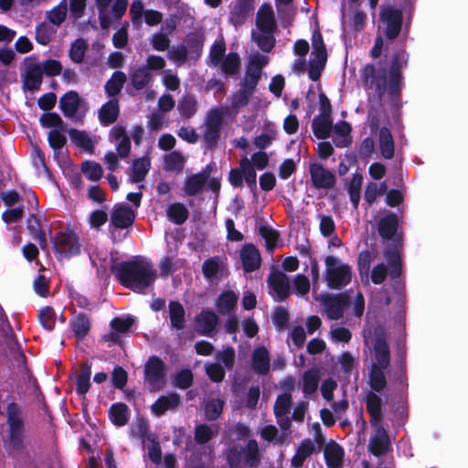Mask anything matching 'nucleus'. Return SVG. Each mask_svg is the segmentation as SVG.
<instances>
[{"instance_id":"obj_30","label":"nucleus","mask_w":468,"mask_h":468,"mask_svg":"<svg viewBox=\"0 0 468 468\" xmlns=\"http://www.w3.org/2000/svg\"><path fill=\"white\" fill-rule=\"evenodd\" d=\"M108 416L114 426L123 427L129 421L130 410L125 403L116 402L110 407Z\"/></svg>"},{"instance_id":"obj_34","label":"nucleus","mask_w":468,"mask_h":468,"mask_svg":"<svg viewBox=\"0 0 468 468\" xmlns=\"http://www.w3.org/2000/svg\"><path fill=\"white\" fill-rule=\"evenodd\" d=\"M378 147L381 155L386 159L394 156L395 144L392 134L387 127H382L378 133Z\"/></svg>"},{"instance_id":"obj_16","label":"nucleus","mask_w":468,"mask_h":468,"mask_svg":"<svg viewBox=\"0 0 468 468\" xmlns=\"http://www.w3.org/2000/svg\"><path fill=\"white\" fill-rule=\"evenodd\" d=\"M70 326L77 341V348L85 353V337L88 335V315L85 312L76 314L70 320Z\"/></svg>"},{"instance_id":"obj_11","label":"nucleus","mask_w":468,"mask_h":468,"mask_svg":"<svg viewBox=\"0 0 468 468\" xmlns=\"http://www.w3.org/2000/svg\"><path fill=\"white\" fill-rule=\"evenodd\" d=\"M269 62V58L257 53L250 57L244 77V87L253 91L261 75V70Z\"/></svg>"},{"instance_id":"obj_49","label":"nucleus","mask_w":468,"mask_h":468,"mask_svg":"<svg viewBox=\"0 0 468 468\" xmlns=\"http://www.w3.org/2000/svg\"><path fill=\"white\" fill-rule=\"evenodd\" d=\"M392 381L399 392L406 391L409 387L407 367L395 366L392 372Z\"/></svg>"},{"instance_id":"obj_50","label":"nucleus","mask_w":468,"mask_h":468,"mask_svg":"<svg viewBox=\"0 0 468 468\" xmlns=\"http://www.w3.org/2000/svg\"><path fill=\"white\" fill-rule=\"evenodd\" d=\"M194 375L191 369L184 368L178 371L174 378L173 385L179 389H187L193 385Z\"/></svg>"},{"instance_id":"obj_7","label":"nucleus","mask_w":468,"mask_h":468,"mask_svg":"<svg viewBox=\"0 0 468 468\" xmlns=\"http://www.w3.org/2000/svg\"><path fill=\"white\" fill-rule=\"evenodd\" d=\"M53 250L58 260L76 256L80 252V244L73 231L58 232L51 238Z\"/></svg>"},{"instance_id":"obj_33","label":"nucleus","mask_w":468,"mask_h":468,"mask_svg":"<svg viewBox=\"0 0 468 468\" xmlns=\"http://www.w3.org/2000/svg\"><path fill=\"white\" fill-rule=\"evenodd\" d=\"M315 451L314 444L310 439L303 440L298 446L295 454L291 460V464L294 468H301L305 460Z\"/></svg>"},{"instance_id":"obj_39","label":"nucleus","mask_w":468,"mask_h":468,"mask_svg":"<svg viewBox=\"0 0 468 468\" xmlns=\"http://www.w3.org/2000/svg\"><path fill=\"white\" fill-rule=\"evenodd\" d=\"M151 166V161L148 156H143L133 161L132 165L131 179L134 183L143 181Z\"/></svg>"},{"instance_id":"obj_25","label":"nucleus","mask_w":468,"mask_h":468,"mask_svg":"<svg viewBox=\"0 0 468 468\" xmlns=\"http://www.w3.org/2000/svg\"><path fill=\"white\" fill-rule=\"evenodd\" d=\"M374 354L376 363L372 366H378L382 368H388L390 365L389 346L383 336H377L374 342Z\"/></svg>"},{"instance_id":"obj_1","label":"nucleus","mask_w":468,"mask_h":468,"mask_svg":"<svg viewBox=\"0 0 468 468\" xmlns=\"http://www.w3.org/2000/svg\"><path fill=\"white\" fill-rule=\"evenodd\" d=\"M402 217L389 212L379 218L378 233L386 240L383 255L389 267V276L392 280L398 279L402 273L401 254L404 247L403 230L401 227Z\"/></svg>"},{"instance_id":"obj_20","label":"nucleus","mask_w":468,"mask_h":468,"mask_svg":"<svg viewBox=\"0 0 468 468\" xmlns=\"http://www.w3.org/2000/svg\"><path fill=\"white\" fill-rule=\"evenodd\" d=\"M367 411L370 416V425L382 424L383 401L376 392L368 391L365 399Z\"/></svg>"},{"instance_id":"obj_17","label":"nucleus","mask_w":468,"mask_h":468,"mask_svg":"<svg viewBox=\"0 0 468 468\" xmlns=\"http://www.w3.org/2000/svg\"><path fill=\"white\" fill-rule=\"evenodd\" d=\"M23 85L26 90H38L43 80V69L40 64L30 61L27 64L25 73L22 76Z\"/></svg>"},{"instance_id":"obj_47","label":"nucleus","mask_w":468,"mask_h":468,"mask_svg":"<svg viewBox=\"0 0 468 468\" xmlns=\"http://www.w3.org/2000/svg\"><path fill=\"white\" fill-rule=\"evenodd\" d=\"M149 431V423L144 418H139L136 420V422L133 426H132L129 430V435L132 438L137 439L140 441L141 444L144 446L145 438Z\"/></svg>"},{"instance_id":"obj_8","label":"nucleus","mask_w":468,"mask_h":468,"mask_svg":"<svg viewBox=\"0 0 468 468\" xmlns=\"http://www.w3.org/2000/svg\"><path fill=\"white\" fill-rule=\"evenodd\" d=\"M166 377V365L156 356L148 357L144 367V382L151 390H158L165 383Z\"/></svg>"},{"instance_id":"obj_40","label":"nucleus","mask_w":468,"mask_h":468,"mask_svg":"<svg viewBox=\"0 0 468 468\" xmlns=\"http://www.w3.org/2000/svg\"><path fill=\"white\" fill-rule=\"evenodd\" d=\"M320 381L319 373L316 369L312 368L303 374V392L305 397L311 396L317 391Z\"/></svg>"},{"instance_id":"obj_64","label":"nucleus","mask_w":468,"mask_h":468,"mask_svg":"<svg viewBox=\"0 0 468 468\" xmlns=\"http://www.w3.org/2000/svg\"><path fill=\"white\" fill-rule=\"evenodd\" d=\"M260 234L265 239L267 250L272 251L277 246L279 233L268 226H261Z\"/></svg>"},{"instance_id":"obj_63","label":"nucleus","mask_w":468,"mask_h":468,"mask_svg":"<svg viewBox=\"0 0 468 468\" xmlns=\"http://www.w3.org/2000/svg\"><path fill=\"white\" fill-rule=\"evenodd\" d=\"M134 322V318L131 315L126 317H114L111 321L110 325L113 331L120 334H125L129 332Z\"/></svg>"},{"instance_id":"obj_29","label":"nucleus","mask_w":468,"mask_h":468,"mask_svg":"<svg viewBox=\"0 0 468 468\" xmlns=\"http://www.w3.org/2000/svg\"><path fill=\"white\" fill-rule=\"evenodd\" d=\"M238 303L237 294L230 290L223 291L217 298L215 305L220 314L229 315L236 308Z\"/></svg>"},{"instance_id":"obj_6","label":"nucleus","mask_w":468,"mask_h":468,"mask_svg":"<svg viewBox=\"0 0 468 468\" xmlns=\"http://www.w3.org/2000/svg\"><path fill=\"white\" fill-rule=\"evenodd\" d=\"M312 47L313 51L308 64V74L313 80H317L327 60V51L319 30H315L313 33Z\"/></svg>"},{"instance_id":"obj_55","label":"nucleus","mask_w":468,"mask_h":468,"mask_svg":"<svg viewBox=\"0 0 468 468\" xmlns=\"http://www.w3.org/2000/svg\"><path fill=\"white\" fill-rule=\"evenodd\" d=\"M77 394L85 398L88 392V363H81L80 373L74 378Z\"/></svg>"},{"instance_id":"obj_37","label":"nucleus","mask_w":468,"mask_h":468,"mask_svg":"<svg viewBox=\"0 0 468 468\" xmlns=\"http://www.w3.org/2000/svg\"><path fill=\"white\" fill-rule=\"evenodd\" d=\"M386 369L378 366H371L368 375L370 391L380 393L387 388Z\"/></svg>"},{"instance_id":"obj_54","label":"nucleus","mask_w":468,"mask_h":468,"mask_svg":"<svg viewBox=\"0 0 468 468\" xmlns=\"http://www.w3.org/2000/svg\"><path fill=\"white\" fill-rule=\"evenodd\" d=\"M67 14L68 5L63 1L48 13V18L51 24L58 27L65 21Z\"/></svg>"},{"instance_id":"obj_44","label":"nucleus","mask_w":468,"mask_h":468,"mask_svg":"<svg viewBox=\"0 0 468 468\" xmlns=\"http://www.w3.org/2000/svg\"><path fill=\"white\" fill-rule=\"evenodd\" d=\"M272 34L273 32L265 31H260L258 33L252 32L251 37L263 52L269 53L271 51L276 42Z\"/></svg>"},{"instance_id":"obj_62","label":"nucleus","mask_w":468,"mask_h":468,"mask_svg":"<svg viewBox=\"0 0 468 468\" xmlns=\"http://www.w3.org/2000/svg\"><path fill=\"white\" fill-rule=\"evenodd\" d=\"M243 448L239 445L230 446L226 451V460L229 468H239L241 464Z\"/></svg>"},{"instance_id":"obj_36","label":"nucleus","mask_w":468,"mask_h":468,"mask_svg":"<svg viewBox=\"0 0 468 468\" xmlns=\"http://www.w3.org/2000/svg\"><path fill=\"white\" fill-rule=\"evenodd\" d=\"M119 116V103L112 99L103 104L99 111V119L103 125H110L115 122Z\"/></svg>"},{"instance_id":"obj_58","label":"nucleus","mask_w":468,"mask_h":468,"mask_svg":"<svg viewBox=\"0 0 468 468\" xmlns=\"http://www.w3.org/2000/svg\"><path fill=\"white\" fill-rule=\"evenodd\" d=\"M112 0H96L99 10L100 24L103 29H109L112 25V19L109 16V6Z\"/></svg>"},{"instance_id":"obj_41","label":"nucleus","mask_w":468,"mask_h":468,"mask_svg":"<svg viewBox=\"0 0 468 468\" xmlns=\"http://www.w3.org/2000/svg\"><path fill=\"white\" fill-rule=\"evenodd\" d=\"M224 405V400L219 398L208 399L203 407L205 419L208 421L217 420L223 412Z\"/></svg>"},{"instance_id":"obj_14","label":"nucleus","mask_w":468,"mask_h":468,"mask_svg":"<svg viewBox=\"0 0 468 468\" xmlns=\"http://www.w3.org/2000/svg\"><path fill=\"white\" fill-rule=\"evenodd\" d=\"M218 324V317L214 311L205 308L195 316L196 330L200 335L213 336Z\"/></svg>"},{"instance_id":"obj_51","label":"nucleus","mask_w":468,"mask_h":468,"mask_svg":"<svg viewBox=\"0 0 468 468\" xmlns=\"http://www.w3.org/2000/svg\"><path fill=\"white\" fill-rule=\"evenodd\" d=\"M240 68V58L237 53H229L221 61V69L227 75H234Z\"/></svg>"},{"instance_id":"obj_53","label":"nucleus","mask_w":468,"mask_h":468,"mask_svg":"<svg viewBox=\"0 0 468 468\" xmlns=\"http://www.w3.org/2000/svg\"><path fill=\"white\" fill-rule=\"evenodd\" d=\"M185 158L176 151H174L165 157V169L168 171L181 172L184 168Z\"/></svg>"},{"instance_id":"obj_22","label":"nucleus","mask_w":468,"mask_h":468,"mask_svg":"<svg viewBox=\"0 0 468 468\" xmlns=\"http://www.w3.org/2000/svg\"><path fill=\"white\" fill-rule=\"evenodd\" d=\"M135 217L131 207H116L112 212L111 223L116 229H127L133 224Z\"/></svg>"},{"instance_id":"obj_18","label":"nucleus","mask_w":468,"mask_h":468,"mask_svg":"<svg viewBox=\"0 0 468 468\" xmlns=\"http://www.w3.org/2000/svg\"><path fill=\"white\" fill-rule=\"evenodd\" d=\"M240 260L245 272H252L261 266V258L259 250L253 244H245L240 250Z\"/></svg>"},{"instance_id":"obj_2","label":"nucleus","mask_w":468,"mask_h":468,"mask_svg":"<svg viewBox=\"0 0 468 468\" xmlns=\"http://www.w3.org/2000/svg\"><path fill=\"white\" fill-rule=\"evenodd\" d=\"M112 272L122 286L137 293H144L157 278L153 264L140 257L113 265Z\"/></svg>"},{"instance_id":"obj_32","label":"nucleus","mask_w":468,"mask_h":468,"mask_svg":"<svg viewBox=\"0 0 468 468\" xmlns=\"http://www.w3.org/2000/svg\"><path fill=\"white\" fill-rule=\"evenodd\" d=\"M168 313L171 327L176 330H183L186 326V311L183 304L178 301H170Z\"/></svg>"},{"instance_id":"obj_5","label":"nucleus","mask_w":468,"mask_h":468,"mask_svg":"<svg viewBox=\"0 0 468 468\" xmlns=\"http://www.w3.org/2000/svg\"><path fill=\"white\" fill-rule=\"evenodd\" d=\"M325 281L330 289L340 290L350 283L352 269L348 264H341L335 256L329 255L324 260Z\"/></svg>"},{"instance_id":"obj_61","label":"nucleus","mask_w":468,"mask_h":468,"mask_svg":"<svg viewBox=\"0 0 468 468\" xmlns=\"http://www.w3.org/2000/svg\"><path fill=\"white\" fill-rule=\"evenodd\" d=\"M239 167L242 171L243 179L250 186H253L256 185V172L255 167L251 164L250 160L248 157H244L241 159Z\"/></svg>"},{"instance_id":"obj_23","label":"nucleus","mask_w":468,"mask_h":468,"mask_svg":"<svg viewBox=\"0 0 468 468\" xmlns=\"http://www.w3.org/2000/svg\"><path fill=\"white\" fill-rule=\"evenodd\" d=\"M344 454V449L333 440L324 446V456L328 468H340Z\"/></svg>"},{"instance_id":"obj_46","label":"nucleus","mask_w":468,"mask_h":468,"mask_svg":"<svg viewBox=\"0 0 468 468\" xmlns=\"http://www.w3.org/2000/svg\"><path fill=\"white\" fill-rule=\"evenodd\" d=\"M126 80L127 77L125 73L122 71L114 72L105 85V90L108 95L112 97L118 94L123 84L126 82Z\"/></svg>"},{"instance_id":"obj_28","label":"nucleus","mask_w":468,"mask_h":468,"mask_svg":"<svg viewBox=\"0 0 468 468\" xmlns=\"http://www.w3.org/2000/svg\"><path fill=\"white\" fill-rule=\"evenodd\" d=\"M252 368L258 375H266L270 371V354L264 346L257 347L252 352Z\"/></svg>"},{"instance_id":"obj_21","label":"nucleus","mask_w":468,"mask_h":468,"mask_svg":"<svg viewBox=\"0 0 468 468\" xmlns=\"http://www.w3.org/2000/svg\"><path fill=\"white\" fill-rule=\"evenodd\" d=\"M212 170L213 166L208 165L200 173L189 176L184 186L186 194L188 196L197 194L209 179Z\"/></svg>"},{"instance_id":"obj_59","label":"nucleus","mask_w":468,"mask_h":468,"mask_svg":"<svg viewBox=\"0 0 468 468\" xmlns=\"http://www.w3.org/2000/svg\"><path fill=\"white\" fill-rule=\"evenodd\" d=\"M363 177L360 174L353 175L351 181L347 185V190L350 196V200L353 204L356 205L360 200V191Z\"/></svg>"},{"instance_id":"obj_24","label":"nucleus","mask_w":468,"mask_h":468,"mask_svg":"<svg viewBox=\"0 0 468 468\" xmlns=\"http://www.w3.org/2000/svg\"><path fill=\"white\" fill-rule=\"evenodd\" d=\"M256 25L260 31L273 32L276 29L274 13L270 5H262L256 17Z\"/></svg>"},{"instance_id":"obj_9","label":"nucleus","mask_w":468,"mask_h":468,"mask_svg":"<svg viewBox=\"0 0 468 468\" xmlns=\"http://www.w3.org/2000/svg\"><path fill=\"white\" fill-rule=\"evenodd\" d=\"M270 293L275 295L278 302L285 301L291 292L289 277L282 271L273 270L268 276Z\"/></svg>"},{"instance_id":"obj_52","label":"nucleus","mask_w":468,"mask_h":468,"mask_svg":"<svg viewBox=\"0 0 468 468\" xmlns=\"http://www.w3.org/2000/svg\"><path fill=\"white\" fill-rule=\"evenodd\" d=\"M57 315L50 306H45L40 309L38 314V321L41 325L48 331H52L55 327Z\"/></svg>"},{"instance_id":"obj_10","label":"nucleus","mask_w":468,"mask_h":468,"mask_svg":"<svg viewBox=\"0 0 468 468\" xmlns=\"http://www.w3.org/2000/svg\"><path fill=\"white\" fill-rule=\"evenodd\" d=\"M371 426L374 428V433L369 439L367 446L368 452L377 457L383 456L391 448L389 435L383 424H375Z\"/></svg>"},{"instance_id":"obj_48","label":"nucleus","mask_w":468,"mask_h":468,"mask_svg":"<svg viewBox=\"0 0 468 468\" xmlns=\"http://www.w3.org/2000/svg\"><path fill=\"white\" fill-rule=\"evenodd\" d=\"M292 406V394L282 393L277 396L273 411L277 417L286 416Z\"/></svg>"},{"instance_id":"obj_60","label":"nucleus","mask_w":468,"mask_h":468,"mask_svg":"<svg viewBox=\"0 0 468 468\" xmlns=\"http://www.w3.org/2000/svg\"><path fill=\"white\" fill-rule=\"evenodd\" d=\"M87 49L86 41L83 38L77 39L70 48L69 58L75 63H81L84 60Z\"/></svg>"},{"instance_id":"obj_31","label":"nucleus","mask_w":468,"mask_h":468,"mask_svg":"<svg viewBox=\"0 0 468 468\" xmlns=\"http://www.w3.org/2000/svg\"><path fill=\"white\" fill-rule=\"evenodd\" d=\"M314 135L319 139L328 138L333 131V123L329 112H322L313 120Z\"/></svg>"},{"instance_id":"obj_26","label":"nucleus","mask_w":468,"mask_h":468,"mask_svg":"<svg viewBox=\"0 0 468 468\" xmlns=\"http://www.w3.org/2000/svg\"><path fill=\"white\" fill-rule=\"evenodd\" d=\"M2 200L5 205H14L16 203L37 205L38 200L35 193L31 190H23L21 193L17 191H7L2 193Z\"/></svg>"},{"instance_id":"obj_35","label":"nucleus","mask_w":468,"mask_h":468,"mask_svg":"<svg viewBox=\"0 0 468 468\" xmlns=\"http://www.w3.org/2000/svg\"><path fill=\"white\" fill-rule=\"evenodd\" d=\"M80 100L77 92L69 91L60 98L59 106L64 115L74 118L80 107Z\"/></svg>"},{"instance_id":"obj_57","label":"nucleus","mask_w":468,"mask_h":468,"mask_svg":"<svg viewBox=\"0 0 468 468\" xmlns=\"http://www.w3.org/2000/svg\"><path fill=\"white\" fill-rule=\"evenodd\" d=\"M166 214L169 220L177 225L185 223L189 216L187 207H167Z\"/></svg>"},{"instance_id":"obj_12","label":"nucleus","mask_w":468,"mask_h":468,"mask_svg":"<svg viewBox=\"0 0 468 468\" xmlns=\"http://www.w3.org/2000/svg\"><path fill=\"white\" fill-rule=\"evenodd\" d=\"M350 303V297L346 292L328 295L324 300V306L330 320H339L343 317L346 308Z\"/></svg>"},{"instance_id":"obj_38","label":"nucleus","mask_w":468,"mask_h":468,"mask_svg":"<svg viewBox=\"0 0 468 468\" xmlns=\"http://www.w3.org/2000/svg\"><path fill=\"white\" fill-rule=\"evenodd\" d=\"M224 264L218 256H214L204 261L202 264V273L207 280H213L218 274L222 275Z\"/></svg>"},{"instance_id":"obj_45","label":"nucleus","mask_w":468,"mask_h":468,"mask_svg":"<svg viewBox=\"0 0 468 468\" xmlns=\"http://www.w3.org/2000/svg\"><path fill=\"white\" fill-rule=\"evenodd\" d=\"M152 80V75L147 68H138L131 76L132 85L140 90L145 88Z\"/></svg>"},{"instance_id":"obj_42","label":"nucleus","mask_w":468,"mask_h":468,"mask_svg":"<svg viewBox=\"0 0 468 468\" xmlns=\"http://www.w3.org/2000/svg\"><path fill=\"white\" fill-rule=\"evenodd\" d=\"M245 463L250 468L256 467L261 463V455L259 450L258 442L255 439H250L246 448L243 450Z\"/></svg>"},{"instance_id":"obj_43","label":"nucleus","mask_w":468,"mask_h":468,"mask_svg":"<svg viewBox=\"0 0 468 468\" xmlns=\"http://www.w3.org/2000/svg\"><path fill=\"white\" fill-rule=\"evenodd\" d=\"M197 101L193 95H185L178 102L177 109L182 117L189 119L197 112Z\"/></svg>"},{"instance_id":"obj_56","label":"nucleus","mask_w":468,"mask_h":468,"mask_svg":"<svg viewBox=\"0 0 468 468\" xmlns=\"http://www.w3.org/2000/svg\"><path fill=\"white\" fill-rule=\"evenodd\" d=\"M214 436V431L207 424L202 423L196 425L194 439L197 444L203 445L207 443Z\"/></svg>"},{"instance_id":"obj_15","label":"nucleus","mask_w":468,"mask_h":468,"mask_svg":"<svg viewBox=\"0 0 468 468\" xmlns=\"http://www.w3.org/2000/svg\"><path fill=\"white\" fill-rule=\"evenodd\" d=\"M309 173L316 188H332L335 184V175L321 164H311Z\"/></svg>"},{"instance_id":"obj_13","label":"nucleus","mask_w":468,"mask_h":468,"mask_svg":"<svg viewBox=\"0 0 468 468\" xmlns=\"http://www.w3.org/2000/svg\"><path fill=\"white\" fill-rule=\"evenodd\" d=\"M381 20L385 23L386 28H385V35L386 37L393 40L395 39L400 30L402 26V13L400 10L393 8V7H387L385 8L381 14Z\"/></svg>"},{"instance_id":"obj_19","label":"nucleus","mask_w":468,"mask_h":468,"mask_svg":"<svg viewBox=\"0 0 468 468\" xmlns=\"http://www.w3.org/2000/svg\"><path fill=\"white\" fill-rule=\"evenodd\" d=\"M181 404L180 395L176 392H172L160 396L151 406V410L154 415L160 417L167 410H174L177 409Z\"/></svg>"},{"instance_id":"obj_27","label":"nucleus","mask_w":468,"mask_h":468,"mask_svg":"<svg viewBox=\"0 0 468 468\" xmlns=\"http://www.w3.org/2000/svg\"><path fill=\"white\" fill-rule=\"evenodd\" d=\"M252 11L251 0H237L231 12L230 21L235 26L242 25Z\"/></svg>"},{"instance_id":"obj_4","label":"nucleus","mask_w":468,"mask_h":468,"mask_svg":"<svg viewBox=\"0 0 468 468\" xmlns=\"http://www.w3.org/2000/svg\"><path fill=\"white\" fill-rule=\"evenodd\" d=\"M5 416L7 433L3 438L4 449L9 457L17 459L27 448L23 410L16 401L9 402L5 409Z\"/></svg>"},{"instance_id":"obj_3","label":"nucleus","mask_w":468,"mask_h":468,"mask_svg":"<svg viewBox=\"0 0 468 468\" xmlns=\"http://www.w3.org/2000/svg\"><path fill=\"white\" fill-rule=\"evenodd\" d=\"M405 63V52L398 53L394 56L390 68L388 82L387 81V71L384 68H375L373 65H367L362 73L363 81L370 88L375 87L379 98H381L387 91L391 95H397L399 91V68Z\"/></svg>"}]
</instances>
